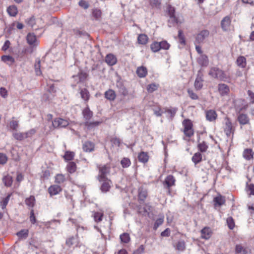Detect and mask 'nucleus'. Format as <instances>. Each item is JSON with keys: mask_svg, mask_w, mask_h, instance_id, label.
I'll return each instance as SVG.
<instances>
[{"mask_svg": "<svg viewBox=\"0 0 254 254\" xmlns=\"http://www.w3.org/2000/svg\"><path fill=\"white\" fill-rule=\"evenodd\" d=\"M218 91L222 96L227 95L229 92V87L225 84H218Z\"/></svg>", "mask_w": 254, "mask_h": 254, "instance_id": "obj_16", "label": "nucleus"}, {"mask_svg": "<svg viewBox=\"0 0 254 254\" xmlns=\"http://www.w3.org/2000/svg\"><path fill=\"white\" fill-rule=\"evenodd\" d=\"M227 223L229 229H233L235 227V223L232 217H229L227 219Z\"/></svg>", "mask_w": 254, "mask_h": 254, "instance_id": "obj_55", "label": "nucleus"}, {"mask_svg": "<svg viewBox=\"0 0 254 254\" xmlns=\"http://www.w3.org/2000/svg\"><path fill=\"white\" fill-rule=\"evenodd\" d=\"M103 216V213L102 212H95L94 214V220L96 222H100L102 220V217Z\"/></svg>", "mask_w": 254, "mask_h": 254, "instance_id": "obj_52", "label": "nucleus"}, {"mask_svg": "<svg viewBox=\"0 0 254 254\" xmlns=\"http://www.w3.org/2000/svg\"><path fill=\"white\" fill-rule=\"evenodd\" d=\"M159 87L158 84L155 83L150 84L147 86V90L148 92L152 93L157 90Z\"/></svg>", "mask_w": 254, "mask_h": 254, "instance_id": "obj_46", "label": "nucleus"}, {"mask_svg": "<svg viewBox=\"0 0 254 254\" xmlns=\"http://www.w3.org/2000/svg\"><path fill=\"white\" fill-rule=\"evenodd\" d=\"M120 239L121 243L124 244H127L130 241V236L129 234L127 233H124L121 234L120 236Z\"/></svg>", "mask_w": 254, "mask_h": 254, "instance_id": "obj_28", "label": "nucleus"}, {"mask_svg": "<svg viewBox=\"0 0 254 254\" xmlns=\"http://www.w3.org/2000/svg\"><path fill=\"white\" fill-rule=\"evenodd\" d=\"M182 125L184 127L183 132L186 136L189 137H191L194 134L191 121L190 120L186 119L183 121Z\"/></svg>", "mask_w": 254, "mask_h": 254, "instance_id": "obj_2", "label": "nucleus"}, {"mask_svg": "<svg viewBox=\"0 0 254 254\" xmlns=\"http://www.w3.org/2000/svg\"><path fill=\"white\" fill-rule=\"evenodd\" d=\"M202 160V155L199 152L194 153L192 157V161L195 165L199 163Z\"/></svg>", "mask_w": 254, "mask_h": 254, "instance_id": "obj_40", "label": "nucleus"}, {"mask_svg": "<svg viewBox=\"0 0 254 254\" xmlns=\"http://www.w3.org/2000/svg\"><path fill=\"white\" fill-rule=\"evenodd\" d=\"M67 170L70 173H73L75 172L76 170V164L73 162H70L67 165Z\"/></svg>", "mask_w": 254, "mask_h": 254, "instance_id": "obj_42", "label": "nucleus"}, {"mask_svg": "<svg viewBox=\"0 0 254 254\" xmlns=\"http://www.w3.org/2000/svg\"><path fill=\"white\" fill-rule=\"evenodd\" d=\"M177 111V108H173L171 109H169L166 110V112L169 114L171 120L174 117L176 112Z\"/></svg>", "mask_w": 254, "mask_h": 254, "instance_id": "obj_57", "label": "nucleus"}, {"mask_svg": "<svg viewBox=\"0 0 254 254\" xmlns=\"http://www.w3.org/2000/svg\"><path fill=\"white\" fill-rule=\"evenodd\" d=\"M209 32L207 30H203L198 33L196 37V41L198 43L203 42L204 39L208 36Z\"/></svg>", "mask_w": 254, "mask_h": 254, "instance_id": "obj_11", "label": "nucleus"}, {"mask_svg": "<svg viewBox=\"0 0 254 254\" xmlns=\"http://www.w3.org/2000/svg\"><path fill=\"white\" fill-rule=\"evenodd\" d=\"M116 86L118 89V93L121 96L126 97L129 95L128 90L125 86L123 81L121 79L117 81Z\"/></svg>", "mask_w": 254, "mask_h": 254, "instance_id": "obj_4", "label": "nucleus"}, {"mask_svg": "<svg viewBox=\"0 0 254 254\" xmlns=\"http://www.w3.org/2000/svg\"><path fill=\"white\" fill-rule=\"evenodd\" d=\"M62 191V188L60 186L54 185L50 186L48 189V192L51 196L58 194Z\"/></svg>", "mask_w": 254, "mask_h": 254, "instance_id": "obj_14", "label": "nucleus"}, {"mask_svg": "<svg viewBox=\"0 0 254 254\" xmlns=\"http://www.w3.org/2000/svg\"><path fill=\"white\" fill-rule=\"evenodd\" d=\"M161 49L168 50L170 48V44L166 41H162L159 42Z\"/></svg>", "mask_w": 254, "mask_h": 254, "instance_id": "obj_59", "label": "nucleus"}, {"mask_svg": "<svg viewBox=\"0 0 254 254\" xmlns=\"http://www.w3.org/2000/svg\"><path fill=\"white\" fill-rule=\"evenodd\" d=\"M69 125V122L66 120L62 118H56L52 122V125L54 128L65 127Z\"/></svg>", "mask_w": 254, "mask_h": 254, "instance_id": "obj_5", "label": "nucleus"}, {"mask_svg": "<svg viewBox=\"0 0 254 254\" xmlns=\"http://www.w3.org/2000/svg\"><path fill=\"white\" fill-rule=\"evenodd\" d=\"M246 190L249 195H254V184L247 182Z\"/></svg>", "mask_w": 254, "mask_h": 254, "instance_id": "obj_38", "label": "nucleus"}, {"mask_svg": "<svg viewBox=\"0 0 254 254\" xmlns=\"http://www.w3.org/2000/svg\"><path fill=\"white\" fill-rule=\"evenodd\" d=\"M87 75L85 73L80 72L76 75H73L72 77L77 81V82H83L86 78Z\"/></svg>", "mask_w": 254, "mask_h": 254, "instance_id": "obj_29", "label": "nucleus"}, {"mask_svg": "<svg viewBox=\"0 0 254 254\" xmlns=\"http://www.w3.org/2000/svg\"><path fill=\"white\" fill-rule=\"evenodd\" d=\"M9 127L13 130H16L18 127V121L11 120L9 123Z\"/></svg>", "mask_w": 254, "mask_h": 254, "instance_id": "obj_53", "label": "nucleus"}, {"mask_svg": "<svg viewBox=\"0 0 254 254\" xmlns=\"http://www.w3.org/2000/svg\"><path fill=\"white\" fill-rule=\"evenodd\" d=\"M208 74L213 78L223 81H228L230 79L229 74L217 67L211 68Z\"/></svg>", "mask_w": 254, "mask_h": 254, "instance_id": "obj_1", "label": "nucleus"}, {"mask_svg": "<svg viewBox=\"0 0 254 254\" xmlns=\"http://www.w3.org/2000/svg\"><path fill=\"white\" fill-rule=\"evenodd\" d=\"M65 181L64 176L62 174H57L55 177V183L58 184H61Z\"/></svg>", "mask_w": 254, "mask_h": 254, "instance_id": "obj_43", "label": "nucleus"}, {"mask_svg": "<svg viewBox=\"0 0 254 254\" xmlns=\"http://www.w3.org/2000/svg\"><path fill=\"white\" fill-rule=\"evenodd\" d=\"M1 60L3 62L6 63L7 64H8L9 63L10 64H12L14 62V60L12 57L6 55L2 56L1 57Z\"/></svg>", "mask_w": 254, "mask_h": 254, "instance_id": "obj_48", "label": "nucleus"}, {"mask_svg": "<svg viewBox=\"0 0 254 254\" xmlns=\"http://www.w3.org/2000/svg\"><path fill=\"white\" fill-rule=\"evenodd\" d=\"M175 179L173 176L170 175L168 176L163 182V185L164 187L168 189V193H170V188L175 185Z\"/></svg>", "mask_w": 254, "mask_h": 254, "instance_id": "obj_8", "label": "nucleus"}, {"mask_svg": "<svg viewBox=\"0 0 254 254\" xmlns=\"http://www.w3.org/2000/svg\"><path fill=\"white\" fill-rule=\"evenodd\" d=\"M26 22L27 24L32 28H34V26L36 24L35 18L34 16H32L27 19Z\"/></svg>", "mask_w": 254, "mask_h": 254, "instance_id": "obj_54", "label": "nucleus"}, {"mask_svg": "<svg viewBox=\"0 0 254 254\" xmlns=\"http://www.w3.org/2000/svg\"><path fill=\"white\" fill-rule=\"evenodd\" d=\"M80 93L81 98L84 101H87L89 100L90 95H89V92L88 91V90L84 88V89H81Z\"/></svg>", "mask_w": 254, "mask_h": 254, "instance_id": "obj_39", "label": "nucleus"}, {"mask_svg": "<svg viewBox=\"0 0 254 254\" xmlns=\"http://www.w3.org/2000/svg\"><path fill=\"white\" fill-rule=\"evenodd\" d=\"M163 221H164L163 217L158 218L155 222V224L154 225V229H156L159 226H160L161 224H162V223H163Z\"/></svg>", "mask_w": 254, "mask_h": 254, "instance_id": "obj_61", "label": "nucleus"}, {"mask_svg": "<svg viewBox=\"0 0 254 254\" xmlns=\"http://www.w3.org/2000/svg\"><path fill=\"white\" fill-rule=\"evenodd\" d=\"M213 202L215 206H221L225 203V199L224 197L221 195H219L214 198Z\"/></svg>", "mask_w": 254, "mask_h": 254, "instance_id": "obj_18", "label": "nucleus"}, {"mask_svg": "<svg viewBox=\"0 0 254 254\" xmlns=\"http://www.w3.org/2000/svg\"><path fill=\"white\" fill-rule=\"evenodd\" d=\"M203 76L202 73L199 70L194 83V88L196 90H200L203 87L204 81Z\"/></svg>", "mask_w": 254, "mask_h": 254, "instance_id": "obj_6", "label": "nucleus"}, {"mask_svg": "<svg viewBox=\"0 0 254 254\" xmlns=\"http://www.w3.org/2000/svg\"><path fill=\"white\" fill-rule=\"evenodd\" d=\"M186 246L184 241L180 240L176 244L175 249L180 252H183L186 250Z\"/></svg>", "mask_w": 254, "mask_h": 254, "instance_id": "obj_27", "label": "nucleus"}, {"mask_svg": "<svg viewBox=\"0 0 254 254\" xmlns=\"http://www.w3.org/2000/svg\"><path fill=\"white\" fill-rule=\"evenodd\" d=\"M200 232L201 238L205 240H208L212 234V232L209 227H204Z\"/></svg>", "mask_w": 254, "mask_h": 254, "instance_id": "obj_12", "label": "nucleus"}, {"mask_svg": "<svg viewBox=\"0 0 254 254\" xmlns=\"http://www.w3.org/2000/svg\"><path fill=\"white\" fill-rule=\"evenodd\" d=\"M10 195H11L10 194H8L5 198H4V199L1 202V208L2 209H4V208H5V207L10 199Z\"/></svg>", "mask_w": 254, "mask_h": 254, "instance_id": "obj_60", "label": "nucleus"}, {"mask_svg": "<svg viewBox=\"0 0 254 254\" xmlns=\"http://www.w3.org/2000/svg\"><path fill=\"white\" fill-rule=\"evenodd\" d=\"M105 62L109 65H113L117 63V58L114 55L109 54L106 56Z\"/></svg>", "mask_w": 254, "mask_h": 254, "instance_id": "obj_17", "label": "nucleus"}, {"mask_svg": "<svg viewBox=\"0 0 254 254\" xmlns=\"http://www.w3.org/2000/svg\"><path fill=\"white\" fill-rule=\"evenodd\" d=\"M148 37L145 34H140L138 36L137 41L139 44L145 45L148 41Z\"/></svg>", "mask_w": 254, "mask_h": 254, "instance_id": "obj_36", "label": "nucleus"}, {"mask_svg": "<svg viewBox=\"0 0 254 254\" xmlns=\"http://www.w3.org/2000/svg\"><path fill=\"white\" fill-rule=\"evenodd\" d=\"M99 181L101 183L100 190L102 192L105 193L109 191L112 184V181L108 179Z\"/></svg>", "mask_w": 254, "mask_h": 254, "instance_id": "obj_7", "label": "nucleus"}, {"mask_svg": "<svg viewBox=\"0 0 254 254\" xmlns=\"http://www.w3.org/2000/svg\"><path fill=\"white\" fill-rule=\"evenodd\" d=\"M101 122H98V121H96V122H90L88 121H86L85 123V126L86 127H87L88 128V129H91L96 127H97L100 124H101Z\"/></svg>", "mask_w": 254, "mask_h": 254, "instance_id": "obj_37", "label": "nucleus"}, {"mask_svg": "<svg viewBox=\"0 0 254 254\" xmlns=\"http://www.w3.org/2000/svg\"><path fill=\"white\" fill-rule=\"evenodd\" d=\"M231 24V19L228 16L225 17L221 21V27L222 29L226 31L227 30Z\"/></svg>", "mask_w": 254, "mask_h": 254, "instance_id": "obj_19", "label": "nucleus"}, {"mask_svg": "<svg viewBox=\"0 0 254 254\" xmlns=\"http://www.w3.org/2000/svg\"><path fill=\"white\" fill-rule=\"evenodd\" d=\"M7 11L9 15L11 16H16L18 12L17 7L15 5L9 6L7 9Z\"/></svg>", "mask_w": 254, "mask_h": 254, "instance_id": "obj_34", "label": "nucleus"}, {"mask_svg": "<svg viewBox=\"0 0 254 254\" xmlns=\"http://www.w3.org/2000/svg\"><path fill=\"white\" fill-rule=\"evenodd\" d=\"M150 3L152 7L158 8L161 4V1L160 0H150Z\"/></svg>", "mask_w": 254, "mask_h": 254, "instance_id": "obj_63", "label": "nucleus"}, {"mask_svg": "<svg viewBox=\"0 0 254 254\" xmlns=\"http://www.w3.org/2000/svg\"><path fill=\"white\" fill-rule=\"evenodd\" d=\"M105 97L107 99L110 101H114L116 99V94L113 90L109 89L105 92Z\"/></svg>", "mask_w": 254, "mask_h": 254, "instance_id": "obj_22", "label": "nucleus"}, {"mask_svg": "<svg viewBox=\"0 0 254 254\" xmlns=\"http://www.w3.org/2000/svg\"><path fill=\"white\" fill-rule=\"evenodd\" d=\"M78 4L80 6L83 7L85 9H87L89 6L88 3L84 0H80Z\"/></svg>", "mask_w": 254, "mask_h": 254, "instance_id": "obj_64", "label": "nucleus"}, {"mask_svg": "<svg viewBox=\"0 0 254 254\" xmlns=\"http://www.w3.org/2000/svg\"><path fill=\"white\" fill-rule=\"evenodd\" d=\"M237 120L241 125H245L250 124V119L248 116L246 114H239L237 117Z\"/></svg>", "mask_w": 254, "mask_h": 254, "instance_id": "obj_10", "label": "nucleus"}, {"mask_svg": "<svg viewBox=\"0 0 254 254\" xmlns=\"http://www.w3.org/2000/svg\"><path fill=\"white\" fill-rule=\"evenodd\" d=\"M35 202V197L33 196H30L25 200L26 204L31 207H33Z\"/></svg>", "mask_w": 254, "mask_h": 254, "instance_id": "obj_47", "label": "nucleus"}, {"mask_svg": "<svg viewBox=\"0 0 254 254\" xmlns=\"http://www.w3.org/2000/svg\"><path fill=\"white\" fill-rule=\"evenodd\" d=\"M147 196V191L142 187H140L138 190V201L143 202Z\"/></svg>", "mask_w": 254, "mask_h": 254, "instance_id": "obj_13", "label": "nucleus"}, {"mask_svg": "<svg viewBox=\"0 0 254 254\" xmlns=\"http://www.w3.org/2000/svg\"><path fill=\"white\" fill-rule=\"evenodd\" d=\"M2 182L6 187H10L13 182L12 178L11 176L7 175L2 178Z\"/></svg>", "mask_w": 254, "mask_h": 254, "instance_id": "obj_31", "label": "nucleus"}, {"mask_svg": "<svg viewBox=\"0 0 254 254\" xmlns=\"http://www.w3.org/2000/svg\"><path fill=\"white\" fill-rule=\"evenodd\" d=\"M136 73L139 77H144L147 74V69L145 67L143 66L138 67L136 70Z\"/></svg>", "mask_w": 254, "mask_h": 254, "instance_id": "obj_25", "label": "nucleus"}, {"mask_svg": "<svg viewBox=\"0 0 254 254\" xmlns=\"http://www.w3.org/2000/svg\"><path fill=\"white\" fill-rule=\"evenodd\" d=\"M234 128L232 126V124L230 120L227 118L225 122V127L224 128V132L228 137L231 136L232 134H233L234 131Z\"/></svg>", "mask_w": 254, "mask_h": 254, "instance_id": "obj_9", "label": "nucleus"}, {"mask_svg": "<svg viewBox=\"0 0 254 254\" xmlns=\"http://www.w3.org/2000/svg\"><path fill=\"white\" fill-rule=\"evenodd\" d=\"M93 16L96 19H99L101 16V11L100 9L95 8L92 11Z\"/></svg>", "mask_w": 254, "mask_h": 254, "instance_id": "obj_58", "label": "nucleus"}, {"mask_svg": "<svg viewBox=\"0 0 254 254\" xmlns=\"http://www.w3.org/2000/svg\"><path fill=\"white\" fill-rule=\"evenodd\" d=\"M237 65L242 68L245 67L246 66V59L243 56H240L237 60Z\"/></svg>", "mask_w": 254, "mask_h": 254, "instance_id": "obj_33", "label": "nucleus"}, {"mask_svg": "<svg viewBox=\"0 0 254 254\" xmlns=\"http://www.w3.org/2000/svg\"><path fill=\"white\" fill-rule=\"evenodd\" d=\"M82 148L85 152H91L94 150V144L91 141H86L83 144Z\"/></svg>", "mask_w": 254, "mask_h": 254, "instance_id": "obj_23", "label": "nucleus"}, {"mask_svg": "<svg viewBox=\"0 0 254 254\" xmlns=\"http://www.w3.org/2000/svg\"><path fill=\"white\" fill-rule=\"evenodd\" d=\"M74 153L73 152L66 151L64 156V159L66 161H70L73 159Z\"/></svg>", "mask_w": 254, "mask_h": 254, "instance_id": "obj_51", "label": "nucleus"}, {"mask_svg": "<svg viewBox=\"0 0 254 254\" xmlns=\"http://www.w3.org/2000/svg\"><path fill=\"white\" fill-rule=\"evenodd\" d=\"M168 22V25L170 27L175 26L176 25L181 23L176 15L169 16Z\"/></svg>", "mask_w": 254, "mask_h": 254, "instance_id": "obj_20", "label": "nucleus"}, {"mask_svg": "<svg viewBox=\"0 0 254 254\" xmlns=\"http://www.w3.org/2000/svg\"><path fill=\"white\" fill-rule=\"evenodd\" d=\"M84 119L88 121L93 116V113L90 110L88 107L85 108L82 111Z\"/></svg>", "mask_w": 254, "mask_h": 254, "instance_id": "obj_24", "label": "nucleus"}, {"mask_svg": "<svg viewBox=\"0 0 254 254\" xmlns=\"http://www.w3.org/2000/svg\"><path fill=\"white\" fill-rule=\"evenodd\" d=\"M121 164L123 168H127L130 165L131 162L128 158H124L121 160Z\"/></svg>", "mask_w": 254, "mask_h": 254, "instance_id": "obj_50", "label": "nucleus"}, {"mask_svg": "<svg viewBox=\"0 0 254 254\" xmlns=\"http://www.w3.org/2000/svg\"><path fill=\"white\" fill-rule=\"evenodd\" d=\"M160 47L159 42H154L150 45L151 50L154 53L158 52L161 49Z\"/></svg>", "mask_w": 254, "mask_h": 254, "instance_id": "obj_44", "label": "nucleus"}, {"mask_svg": "<svg viewBox=\"0 0 254 254\" xmlns=\"http://www.w3.org/2000/svg\"><path fill=\"white\" fill-rule=\"evenodd\" d=\"M28 229H22L16 233L17 236L20 239H26L28 236Z\"/></svg>", "mask_w": 254, "mask_h": 254, "instance_id": "obj_41", "label": "nucleus"}, {"mask_svg": "<svg viewBox=\"0 0 254 254\" xmlns=\"http://www.w3.org/2000/svg\"><path fill=\"white\" fill-rule=\"evenodd\" d=\"M217 117V114L213 110H209L206 112V120L210 122L214 121L216 119Z\"/></svg>", "mask_w": 254, "mask_h": 254, "instance_id": "obj_15", "label": "nucleus"}, {"mask_svg": "<svg viewBox=\"0 0 254 254\" xmlns=\"http://www.w3.org/2000/svg\"><path fill=\"white\" fill-rule=\"evenodd\" d=\"M243 156L247 160H250L253 158V153L251 149H246L244 151Z\"/></svg>", "mask_w": 254, "mask_h": 254, "instance_id": "obj_35", "label": "nucleus"}, {"mask_svg": "<svg viewBox=\"0 0 254 254\" xmlns=\"http://www.w3.org/2000/svg\"><path fill=\"white\" fill-rule=\"evenodd\" d=\"M138 159L139 162L145 163L148 161L149 156L148 153L145 152H141L138 155Z\"/></svg>", "mask_w": 254, "mask_h": 254, "instance_id": "obj_26", "label": "nucleus"}, {"mask_svg": "<svg viewBox=\"0 0 254 254\" xmlns=\"http://www.w3.org/2000/svg\"><path fill=\"white\" fill-rule=\"evenodd\" d=\"M113 145L119 146L121 143V140L116 137H113L110 139Z\"/></svg>", "mask_w": 254, "mask_h": 254, "instance_id": "obj_62", "label": "nucleus"}, {"mask_svg": "<svg viewBox=\"0 0 254 254\" xmlns=\"http://www.w3.org/2000/svg\"><path fill=\"white\" fill-rule=\"evenodd\" d=\"M197 62L202 66H206L208 64V59L205 55L201 54L198 58Z\"/></svg>", "mask_w": 254, "mask_h": 254, "instance_id": "obj_21", "label": "nucleus"}, {"mask_svg": "<svg viewBox=\"0 0 254 254\" xmlns=\"http://www.w3.org/2000/svg\"><path fill=\"white\" fill-rule=\"evenodd\" d=\"M188 93L189 97L192 100H197L198 99V96L192 90L190 89H188Z\"/></svg>", "mask_w": 254, "mask_h": 254, "instance_id": "obj_56", "label": "nucleus"}, {"mask_svg": "<svg viewBox=\"0 0 254 254\" xmlns=\"http://www.w3.org/2000/svg\"><path fill=\"white\" fill-rule=\"evenodd\" d=\"M13 136L18 140H22L26 138L25 132H14L13 133Z\"/></svg>", "mask_w": 254, "mask_h": 254, "instance_id": "obj_45", "label": "nucleus"}, {"mask_svg": "<svg viewBox=\"0 0 254 254\" xmlns=\"http://www.w3.org/2000/svg\"><path fill=\"white\" fill-rule=\"evenodd\" d=\"M197 147L201 152H205L208 149V146L204 141L199 143Z\"/></svg>", "mask_w": 254, "mask_h": 254, "instance_id": "obj_49", "label": "nucleus"}, {"mask_svg": "<svg viewBox=\"0 0 254 254\" xmlns=\"http://www.w3.org/2000/svg\"><path fill=\"white\" fill-rule=\"evenodd\" d=\"M27 43L30 45H35L37 41L36 37L33 34L29 33L27 35Z\"/></svg>", "mask_w": 254, "mask_h": 254, "instance_id": "obj_32", "label": "nucleus"}, {"mask_svg": "<svg viewBox=\"0 0 254 254\" xmlns=\"http://www.w3.org/2000/svg\"><path fill=\"white\" fill-rule=\"evenodd\" d=\"M99 174L97 176L98 181H102L103 179H108L107 175L110 172V166L108 165L100 166L98 167Z\"/></svg>", "mask_w": 254, "mask_h": 254, "instance_id": "obj_3", "label": "nucleus"}, {"mask_svg": "<svg viewBox=\"0 0 254 254\" xmlns=\"http://www.w3.org/2000/svg\"><path fill=\"white\" fill-rule=\"evenodd\" d=\"M235 252L236 254H247L248 251L241 245H237L235 248Z\"/></svg>", "mask_w": 254, "mask_h": 254, "instance_id": "obj_30", "label": "nucleus"}]
</instances>
